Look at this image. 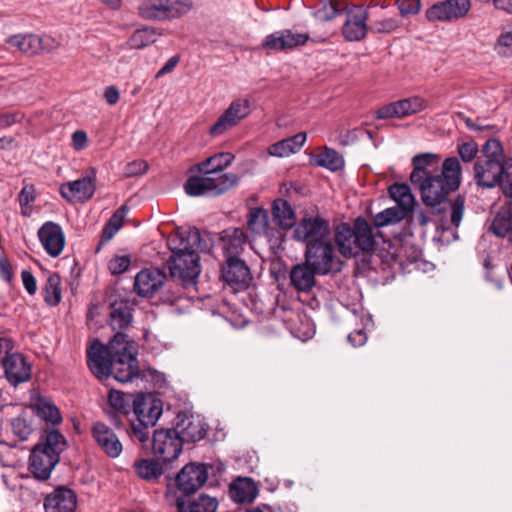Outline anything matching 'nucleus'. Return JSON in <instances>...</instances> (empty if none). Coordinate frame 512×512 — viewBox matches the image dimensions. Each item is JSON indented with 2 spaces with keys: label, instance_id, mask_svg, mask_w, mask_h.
I'll use <instances>...</instances> for the list:
<instances>
[{
  "label": "nucleus",
  "instance_id": "nucleus-1",
  "mask_svg": "<svg viewBox=\"0 0 512 512\" xmlns=\"http://www.w3.org/2000/svg\"><path fill=\"white\" fill-rule=\"evenodd\" d=\"M109 376L121 383L146 377L137 359V345L125 333L116 332L107 344L98 340V380Z\"/></svg>",
  "mask_w": 512,
  "mask_h": 512
},
{
  "label": "nucleus",
  "instance_id": "nucleus-2",
  "mask_svg": "<svg viewBox=\"0 0 512 512\" xmlns=\"http://www.w3.org/2000/svg\"><path fill=\"white\" fill-rule=\"evenodd\" d=\"M208 237V234L202 235L197 228H193L168 239L172 252L168 261L170 274L185 286L195 284L201 272L198 252L209 251L211 245Z\"/></svg>",
  "mask_w": 512,
  "mask_h": 512
},
{
  "label": "nucleus",
  "instance_id": "nucleus-3",
  "mask_svg": "<svg viewBox=\"0 0 512 512\" xmlns=\"http://www.w3.org/2000/svg\"><path fill=\"white\" fill-rule=\"evenodd\" d=\"M460 182V162L456 157H450L444 160L441 169L413 184L419 187L423 203L434 208L445 204L448 195L459 188Z\"/></svg>",
  "mask_w": 512,
  "mask_h": 512
},
{
  "label": "nucleus",
  "instance_id": "nucleus-4",
  "mask_svg": "<svg viewBox=\"0 0 512 512\" xmlns=\"http://www.w3.org/2000/svg\"><path fill=\"white\" fill-rule=\"evenodd\" d=\"M376 229L364 217H357L352 226L347 223L337 225L334 239L340 254L350 258L373 252L381 236Z\"/></svg>",
  "mask_w": 512,
  "mask_h": 512
},
{
  "label": "nucleus",
  "instance_id": "nucleus-5",
  "mask_svg": "<svg viewBox=\"0 0 512 512\" xmlns=\"http://www.w3.org/2000/svg\"><path fill=\"white\" fill-rule=\"evenodd\" d=\"M65 437L56 429H51L41 436L30 453L29 471L40 481L50 478L51 472L59 463L60 454L66 449Z\"/></svg>",
  "mask_w": 512,
  "mask_h": 512
},
{
  "label": "nucleus",
  "instance_id": "nucleus-6",
  "mask_svg": "<svg viewBox=\"0 0 512 512\" xmlns=\"http://www.w3.org/2000/svg\"><path fill=\"white\" fill-rule=\"evenodd\" d=\"M163 412L162 402L151 395L137 394L132 400V410L128 414L130 437L143 446L149 443V428L155 426Z\"/></svg>",
  "mask_w": 512,
  "mask_h": 512
},
{
  "label": "nucleus",
  "instance_id": "nucleus-7",
  "mask_svg": "<svg viewBox=\"0 0 512 512\" xmlns=\"http://www.w3.org/2000/svg\"><path fill=\"white\" fill-rule=\"evenodd\" d=\"M199 175L190 176L185 183V192L189 196L217 197L234 189L239 184V176L232 172L198 171Z\"/></svg>",
  "mask_w": 512,
  "mask_h": 512
},
{
  "label": "nucleus",
  "instance_id": "nucleus-8",
  "mask_svg": "<svg viewBox=\"0 0 512 512\" xmlns=\"http://www.w3.org/2000/svg\"><path fill=\"white\" fill-rule=\"evenodd\" d=\"M474 178L484 188L499 187L504 198L512 205V158L505 162L477 160L474 164Z\"/></svg>",
  "mask_w": 512,
  "mask_h": 512
},
{
  "label": "nucleus",
  "instance_id": "nucleus-9",
  "mask_svg": "<svg viewBox=\"0 0 512 512\" xmlns=\"http://www.w3.org/2000/svg\"><path fill=\"white\" fill-rule=\"evenodd\" d=\"M193 7V0H143L138 13L144 20L168 22L184 17Z\"/></svg>",
  "mask_w": 512,
  "mask_h": 512
},
{
  "label": "nucleus",
  "instance_id": "nucleus-10",
  "mask_svg": "<svg viewBox=\"0 0 512 512\" xmlns=\"http://www.w3.org/2000/svg\"><path fill=\"white\" fill-rule=\"evenodd\" d=\"M305 261L319 275L338 272L341 269V262L336 257L335 248L329 240L309 244L305 251Z\"/></svg>",
  "mask_w": 512,
  "mask_h": 512
},
{
  "label": "nucleus",
  "instance_id": "nucleus-11",
  "mask_svg": "<svg viewBox=\"0 0 512 512\" xmlns=\"http://www.w3.org/2000/svg\"><path fill=\"white\" fill-rule=\"evenodd\" d=\"M251 113V101L246 97L234 99L209 128L211 137H219L236 127Z\"/></svg>",
  "mask_w": 512,
  "mask_h": 512
},
{
  "label": "nucleus",
  "instance_id": "nucleus-12",
  "mask_svg": "<svg viewBox=\"0 0 512 512\" xmlns=\"http://www.w3.org/2000/svg\"><path fill=\"white\" fill-rule=\"evenodd\" d=\"M183 441L175 427L156 429L151 442L152 452L165 463L174 461L182 452Z\"/></svg>",
  "mask_w": 512,
  "mask_h": 512
},
{
  "label": "nucleus",
  "instance_id": "nucleus-13",
  "mask_svg": "<svg viewBox=\"0 0 512 512\" xmlns=\"http://www.w3.org/2000/svg\"><path fill=\"white\" fill-rule=\"evenodd\" d=\"M6 43L27 56H35L42 52H52L59 48L60 43L49 35L16 34L7 38Z\"/></svg>",
  "mask_w": 512,
  "mask_h": 512
},
{
  "label": "nucleus",
  "instance_id": "nucleus-14",
  "mask_svg": "<svg viewBox=\"0 0 512 512\" xmlns=\"http://www.w3.org/2000/svg\"><path fill=\"white\" fill-rule=\"evenodd\" d=\"M329 234V222L320 216H305L294 230V238L306 243V247L312 243L328 240Z\"/></svg>",
  "mask_w": 512,
  "mask_h": 512
},
{
  "label": "nucleus",
  "instance_id": "nucleus-15",
  "mask_svg": "<svg viewBox=\"0 0 512 512\" xmlns=\"http://www.w3.org/2000/svg\"><path fill=\"white\" fill-rule=\"evenodd\" d=\"M96 190V174L92 168L83 177L61 184L60 194L68 202L84 203L92 198Z\"/></svg>",
  "mask_w": 512,
  "mask_h": 512
},
{
  "label": "nucleus",
  "instance_id": "nucleus-16",
  "mask_svg": "<svg viewBox=\"0 0 512 512\" xmlns=\"http://www.w3.org/2000/svg\"><path fill=\"white\" fill-rule=\"evenodd\" d=\"M208 478L205 464L189 463L185 465L175 478L176 488L184 495L194 494Z\"/></svg>",
  "mask_w": 512,
  "mask_h": 512
},
{
  "label": "nucleus",
  "instance_id": "nucleus-17",
  "mask_svg": "<svg viewBox=\"0 0 512 512\" xmlns=\"http://www.w3.org/2000/svg\"><path fill=\"white\" fill-rule=\"evenodd\" d=\"M166 280V273L158 268L143 269L136 274L133 289L138 296L151 298L163 288Z\"/></svg>",
  "mask_w": 512,
  "mask_h": 512
},
{
  "label": "nucleus",
  "instance_id": "nucleus-18",
  "mask_svg": "<svg viewBox=\"0 0 512 512\" xmlns=\"http://www.w3.org/2000/svg\"><path fill=\"white\" fill-rule=\"evenodd\" d=\"M427 106L426 101L414 96L398 100L379 108L375 115L377 119L404 118L423 111Z\"/></svg>",
  "mask_w": 512,
  "mask_h": 512
},
{
  "label": "nucleus",
  "instance_id": "nucleus-19",
  "mask_svg": "<svg viewBox=\"0 0 512 512\" xmlns=\"http://www.w3.org/2000/svg\"><path fill=\"white\" fill-rule=\"evenodd\" d=\"M308 40L309 35L306 33H297L285 29L267 35L262 47L268 51H287L305 45Z\"/></svg>",
  "mask_w": 512,
  "mask_h": 512
},
{
  "label": "nucleus",
  "instance_id": "nucleus-20",
  "mask_svg": "<svg viewBox=\"0 0 512 512\" xmlns=\"http://www.w3.org/2000/svg\"><path fill=\"white\" fill-rule=\"evenodd\" d=\"M367 18L368 13L363 6H355L348 10L342 26L343 37L350 42L362 40L369 30Z\"/></svg>",
  "mask_w": 512,
  "mask_h": 512
},
{
  "label": "nucleus",
  "instance_id": "nucleus-21",
  "mask_svg": "<svg viewBox=\"0 0 512 512\" xmlns=\"http://www.w3.org/2000/svg\"><path fill=\"white\" fill-rule=\"evenodd\" d=\"M175 429L183 443H195L202 440L207 432V426L199 415L178 414Z\"/></svg>",
  "mask_w": 512,
  "mask_h": 512
},
{
  "label": "nucleus",
  "instance_id": "nucleus-22",
  "mask_svg": "<svg viewBox=\"0 0 512 512\" xmlns=\"http://www.w3.org/2000/svg\"><path fill=\"white\" fill-rule=\"evenodd\" d=\"M43 506L45 512H75L77 494L71 488L58 486L46 494Z\"/></svg>",
  "mask_w": 512,
  "mask_h": 512
},
{
  "label": "nucleus",
  "instance_id": "nucleus-23",
  "mask_svg": "<svg viewBox=\"0 0 512 512\" xmlns=\"http://www.w3.org/2000/svg\"><path fill=\"white\" fill-rule=\"evenodd\" d=\"M221 272L223 281L238 289L248 288L252 280L249 267L239 257L227 258Z\"/></svg>",
  "mask_w": 512,
  "mask_h": 512
},
{
  "label": "nucleus",
  "instance_id": "nucleus-24",
  "mask_svg": "<svg viewBox=\"0 0 512 512\" xmlns=\"http://www.w3.org/2000/svg\"><path fill=\"white\" fill-rule=\"evenodd\" d=\"M38 238L51 257H58L65 247V235L62 227L53 222H45L38 230Z\"/></svg>",
  "mask_w": 512,
  "mask_h": 512
},
{
  "label": "nucleus",
  "instance_id": "nucleus-25",
  "mask_svg": "<svg viewBox=\"0 0 512 512\" xmlns=\"http://www.w3.org/2000/svg\"><path fill=\"white\" fill-rule=\"evenodd\" d=\"M3 368L8 381L16 386L30 378V365L19 353L8 354L3 360Z\"/></svg>",
  "mask_w": 512,
  "mask_h": 512
},
{
  "label": "nucleus",
  "instance_id": "nucleus-26",
  "mask_svg": "<svg viewBox=\"0 0 512 512\" xmlns=\"http://www.w3.org/2000/svg\"><path fill=\"white\" fill-rule=\"evenodd\" d=\"M316 274L318 272L306 261L296 264L289 273L290 284L298 292L309 293L316 285Z\"/></svg>",
  "mask_w": 512,
  "mask_h": 512
},
{
  "label": "nucleus",
  "instance_id": "nucleus-27",
  "mask_svg": "<svg viewBox=\"0 0 512 512\" xmlns=\"http://www.w3.org/2000/svg\"><path fill=\"white\" fill-rule=\"evenodd\" d=\"M248 237L242 228H228L220 236L221 247L227 258L239 257L247 244Z\"/></svg>",
  "mask_w": 512,
  "mask_h": 512
},
{
  "label": "nucleus",
  "instance_id": "nucleus-28",
  "mask_svg": "<svg viewBox=\"0 0 512 512\" xmlns=\"http://www.w3.org/2000/svg\"><path fill=\"white\" fill-rule=\"evenodd\" d=\"M490 229L498 237H507L512 244V205L508 198L496 212Z\"/></svg>",
  "mask_w": 512,
  "mask_h": 512
},
{
  "label": "nucleus",
  "instance_id": "nucleus-29",
  "mask_svg": "<svg viewBox=\"0 0 512 512\" xmlns=\"http://www.w3.org/2000/svg\"><path fill=\"white\" fill-rule=\"evenodd\" d=\"M109 325L113 331L123 333L132 322V308L126 301L114 302L110 306Z\"/></svg>",
  "mask_w": 512,
  "mask_h": 512
},
{
  "label": "nucleus",
  "instance_id": "nucleus-30",
  "mask_svg": "<svg viewBox=\"0 0 512 512\" xmlns=\"http://www.w3.org/2000/svg\"><path fill=\"white\" fill-rule=\"evenodd\" d=\"M438 162L439 157L435 154L425 153L414 156L412 159L414 169L410 175L411 182H419L422 178L435 172L438 169Z\"/></svg>",
  "mask_w": 512,
  "mask_h": 512
},
{
  "label": "nucleus",
  "instance_id": "nucleus-31",
  "mask_svg": "<svg viewBox=\"0 0 512 512\" xmlns=\"http://www.w3.org/2000/svg\"><path fill=\"white\" fill-rule=\"evenodd\" d=\"M306 133L299 132L294 136L285 138L269 147V154L276 157H287L298 152L306 141Z\"/></svg>",
  "mask_w": 512,
  "mask_h": 512
},
{
  "label": "nucleus",
  "instance_id": "nucleus-32",
  "mask_svg": "<svg viewBox=\"0 0 512 512\" xmlns=\"http://www.w3.org/2000/svg\"><path fill=\"white\" fill-rule=\"evenodd\" d=\"M254 482L248 478H239L230 484L229 495L236 503H250L257 496Z\"/></svg>",
  "mask_w": 512,
  "mask_h": 512
},
{
  "label": "nucleus",
  "instance_id": "nucleus-33",
  "mask_svg": "<svg viewBox=\"0 0 512 512\" xmlns=\"http://www.w3.org/2000/svg\"><path fill=\"white\" fill-rule=\"evenodd\" d=\"M98 446L111 458L118 457L123 450V445L118 436L105 425L98 423Z\"/></svg>",
  "mask_w": 512,
  "mask_h": 512
},
{
  "label": "nucleus",
  "instance_id": "nucleus-34",
  "mask_svg": "<svg viewBox=\"0 0 512 512\" xmlns=\"http://www.w3.org/2000/svg\"><path fill=\"white\" fill-rule=\"evenodd\" d=\"M128 212V209L126 206H121L118 208L113 215L110 217V219L107 221V223L104 225L101 238L98 243V252L101 249V245L108 243L120 230V228L123 226L125 216Z\"/></svg>",
  "mask_w": 512,
  "mask_h": 512
},
{
  "label": "nucleus",
  "instance_id": "nucleus-35",
  "mask_svg": "<svg viewBox=\"0 0 512 512\" xmlns=\"http://www.w3.org/2000/svg\"><path fill=\"white\" fill-rule=\"evenodd\" d=\"M133 397L132 394H125L121 391L110 389L108 393V404L110 408L114 410L113 413H110L109 411L105 412L110 415L112 421L117 424L118 423V417L116 413H122V414H130V400Z\"/></svg>",
  "mask_w": 512,
  "mask_h": 512
},
{
  "label": "nucleus",
  "instance_id": "nucleus-36",
  "mask_svg": "<svg viewBox=\"0 0 512 512\" xmlns=\"http://www.w3.org/2000/svg\"><path fill=\"white\" fill-rule=\"evenodd\" d=\"M272 214L276 223L284 230L295 225V213L288 201L284 199L274 201Z\"/></svg>",
  "mask_w": 512,
  "mask_h": 512
},
{
  "label": "nucleus",
  "instance_id": "nucleus-37",
  "mask_svg": "<svg viewBox=\"0 0 512 512\" xmlns=\"http://www.w3.org/2000/svg\"><path fill=\"white\" fill-rule=\"evenodd\" d=\"M234 159V154L230 152H219L199 162L195 167L198 171L224 172V170L232 164Z\"/></svg>",
  "mask_w": 512,
  "mask_h": 512
},
{
  "label": "nucleus",
  "instance_id": "nucleus-38",
  "mask_svg": "<svg viewBox=\"0 0 512 512\" xmlns=\"http://www.w3.org/2000/svg\"><path fill=\"white\" fill-rule=\"evenodd\" d=\"M176 506L178 512H216L218 502L215 498L202 494L189 505H186L185 501L178 497Z\"/></svg>",
  "mask_w": 512,
  "mask_h": 512
},
{
  "label": "nucleus",
  "instance_id": "nucleus-39",
  "mask_svg": "<svg viewBox=\"0 0 512 512\" xmlns=\"http://www.w3.org/2000/svg\"><path fill=\"white\" fill-rule=\"evenodd\" d=\"M31 407L36 415L46 422L59 424L62 421L59 409L44 397L37 398Z\"/></svg>",
  "mask_w": 512,
  "mask_h": 512
},
{
  "label": "nucleus",
  "instance_id": "nucleus-40",
  "mask_svg": "<svg viewBox=\"0 0 512 512\" xmlns=\"http://www.w3.org/2000/svg\"><path fill=\"white\" fill-rule=\"evenodd\" d=\"M390 197L397 203L396 206L403 208L407 212L413 210L415 198L407 184L395 183L388 189Z\"/></svg>",
  "mask_w": 512,
  "mask_h": 512
},
{
  "label": "nucleus",
  "instance_id": "nucleus-41",
  "mask_svg": "<svg viewBox=\"0 0 512 512\" xmlns=\"http://www.w3.org/2000/svg\"><path fill=\"white\" fill-rule=\"evenodd\" d=\"M160 34L154 27L145 26L137 29L126 41V46L130 49H142L156 42Z\"/></svg>",
  "mask_w": 512,
  "mask_h": 512
},
{
  "label": "nucleus",
  "instance_id": "nucleus-42",
  "mask_svg": "<svg viewBox=\"0 0 512 512\" xmlns=\"http://www.w3.org/2000/svg\"><path fill=\"white\" fill-rule=\"evenodd\" d=\"M408 213L409 212L398 206L389 207L374 216L373 224L375 228L395 225L401 222Z\"/></svg>",
  "mask_w": 512,
  "mask_h": 512
},
{
  "label": "nucleus",
  "instance_id": "nucleus-43",
  "mask_svg": "<svg viewBox=\"0 0 512 512\" xmlns=\"http://www.w3.org/2000/svg\"><path fill=\"white\" fill-rule=\"evenodd\" d=\"M136 474L146 481L158 479L163 474L162 466L153 459H140L134 463Z\"/></svg>",
  "mask_w": 512,
  "mask_h": 512
},
{
  "label": "nucleus",
  "instance_id": "nucleus-44",
  "mask_svg": "<svg viewBox=\"0 0 512 512\" xmlns=\"http://www.w3.org/2000/svg\"><path fill=\"white\" fill-rule=\"evenodd\" d=\"M247 225L249 230L256 234H266L269 227V215L263 208H253L249 211Z\"/></svg>",
  "mask_w": 512,
  "mask_h": 512
},
{
  "label": "nucleus",
  "instance_id": "nucleus-45",
  "mask_svg": "<svg viewBox=\"0 0 512 512\" xmlns=\"http://www.w3.org/2000/svg\"><path fill=\"white\" fill-rule=\"evenodd\" d=\"M43 298L49 306H56L61 301V278L57 273H51L43 287Z\"/></svg>",
  "mask_w": 512,
  "mask_h": 512
},
{
  "label": "nucleus",
  "instance_id": "nucleus-46",
  "mask_svg": "<svg viewBox=\"0 0 512 512\" xmlns=\"http://www.w3.org/2000/svg\"><path fill=\"white\" fill-rule=\"evenodd\" d=\"M315 164L330 171H338L344 167L343 157L334 149L325 147L315 158Z\"/></svg>",
  "mask_w": 512,
  "mask_h": 512
},
{
  "label": "nucleus",
  "instance_id": "nucleus-47",
  "mask_svg": "<svg viewBox=\"0 0 512 512\" xmlns=\"http://www.w3.org/2000/svg\"><path fill=\"white\" fill-rule=\"evenodd\" d=\"M11 429L19 441H26L34 431L33 420L23 413L11 420Z\"/></svg>",
  "mask_w": 512,
  "mask_h": 512
},
{
  "label": "nucleus",
  "instance_id": "nucleus-48",
  "mask_svg": "<svg viewBox=\"0 0 512 512\" xmlns=\"http://www.w3.org/2000/svg\"><path fill=\"white\" fill-rule=\"evenodd\" d=\"M450 2L441 1L432 5L429 9H427L425 15L428 21L430 22H446L454 20V16L450 7Z\"/></svg>",
  "mask_w": 512,
  "mask_h": 512
},
{
  "label": "nucleus",
  "instance_id": "nucleus-49",
  "mask_svg": "<svg viewBox=\"0 0 512 512\" xmlns=\"http://www.w3.org/2000/svg\"><path fill=\"white\" fill-rule=\"evenodd\" d=\"M36 199L34 185H25L19 195L18 201L21 207V214L23 216H30L32 210V204Z\"/></svg>",
  "mask_w": 512,
  "mask_h": 512
},
{
  "label": "nucleus",
  "instance_id": "nucleus-50",
  "mask_svg": "<svg viewBox=\"0 0 512 512\" xmlns=\"http://www.w3.org/2000/svg\"><path fill=\"white\" fill-rule=\"evenodd\" d=\"M399 27L395 18L378 19L371 23L369 30L372 33H391Z\"/></svg>",
  "mask_w": 512,
  "mask_h": 512
},
{
  "label": "nucleus",
  "instance_id": "nucleus-51",
  "mask_svg": "<svg viewBox=\"0 0 512 512\" xmlns=\"http://www.w3.org/2000/svg\"><path fill=\"white\" fill-rule=\"evenodd\" d=\"M464 206H465V197L462 195H457L453 202L450 204L451 214L450 219L451 223L458 227L463 218L464 214Z\"/></svg>",
  "mask_w": 512,
  "mask_h": 512
},
{
  "label": "nucleus",
  "instance_id": "nucleus-52",
  "mask_svg": "<svg viewBox=\"0 0 512 512\" xmlns=\"http://www.w3.org/2000/svg\"><path fill=\"white\" fill-rule=\"evenodd\" d=\"M341 10L336 2L330 0L315 12V16L321 21H329L340 14Z\"/></svg>",
  "mask_w": 512,
  "mask_h": 512
},
{
  "label": "nucleus",
  "instance_id": "nucleus-53",
  "mask_svg": "<svg viewBox=\"0 0 512 512\" xmlns=\"http://www.w3.org/2000/svg\"><path fill=\"white\" fill-rule=\"evenodd\" d=\"M148 171V163L145 160L137 159L127 163L123 173L126 177L142 176Z\"/></svg>",
  "mask_w": 512,
  "mask_h": 512
},
{
  "label": "nucleus",
  "instance_id": "nucleus-54",
  "mask_svg": "<svg viewBox=\"0 0 512 512\" xmlns=\"http://www.w3.org/2000/svg\"><path fill=\"white\" fill-rule=\"evenodd\" d=\"M130 262L129 255L115 256L108 262V270L113 275L121 274L129 268Z\"/></svg>",
  "mask_w": 512,
  "mask_h": 512
},
{
  "label": "nucleus",
  "instance_id": "nucleus-55",
  "mask_svg": "<svg viewBox=\"0 0 512 512\" xmlns=\"http://www.w3.org/2000/svg\"><path fill=\"white\" fill-rule=\"evenodd\" d=\"M478 151V145L474 141L458 145V154L464 162H471L476 157Z\"/></svg>",
  "mask_w": 512,
  "mask_h": 512
},
{
  "label": "nucleus",
  "instance_id": "nucleus-56",
  "mask_svg": "<svg viewBox=\"0 0 512 512\" xmlns=\"http://www.w3.org/2000/svg\"><path fill=\"white\" fill-rule=\"evenodd\" d=\"M25 118L21 111L0 113V129L8 128L16 123H20Z\"/></svg>",
  "mask_w": 512,
  "mask_h": 512
},
{
  "label": "nucleus",
  "instance_id": "nucleus-57",
  "mask_svg": "<svg viewBox=\"0 0 512 512\" xmlns=\"http://www.w3.org/2000/svg\"><path fill=\"white\" fill-rule=\"evenodd\" d=\"M508 48H512V29L501 33L494 46V50L501 56L507 55Z\"/></svg>",
  "mask_w": 512,
  "mask_h": 512
},
{
  "label": "nucleus",
  "instance_id": "nucleus-58",
  "mask_svg": "<svg viewBox=\"0 0 512 512\" xmlns=\"http://www.w3.org/2000/svg\"><path fill=\"white\" fill-rule=\"evenodd\" d=\"M455 19L465 16L470 10V0H447Z\"/></svg>",
  "mask_w": 512,
  "mask_h": 512
},
{
  "label": "nucleus",
  "instance_id": "nucleus-59",
  "mask_svg": "<svg viewBox=\"0 0 512 512\" xmlns=\"http://www.w3.org/2000/svg\"><path fill=\"white\" fill-rule=\"evenodd\" d=\"M401 15L416 14L420 10V0H396Z\"/></svg>",
  "mask_w": 512,
  "mask_h": 512
},
{
  "label": "nucleus",
  "instance_id": "nucleus-60",
  "mask_svg": "<svg viewBox=\"0 0 512 512\" xmlns=\"http://www.w3.org/2000/svg\"><path fill=\"white\" fill-rule=\"evenodd\" d=\"M482 154H498V156H503V146L501 142L497 139H489L485 142V144L482 147Z\"/></svg>",
  "mask_w": 512,
  "mask_h": 512
},
{
  "label": "nucleus",
  "instance_id": "nucleus-61",
  "mask_svg": "<svg viewBox=\"0 0 512 512\" xmlns=\"http://www.w3.org/2000/svg\"><path fill=\"white\" fill-rule=\"evenodd\" d=\"M87 365L93 375H96V338H90L87 348Z\"/></svg>",
  "mask_w": 512,
  "mask_h": 512
},
{
  "label": "nucleus",
  "instance_id": "nucleus-62",
  "mask_svg": "<svg viewBox=\"0 0 512 512\" xmlns=\"http://www.w3.org/2000/svg\"><path fill=\"white\" fill-rule=\"evenodd\" d=\"M21 278L26 291L30 295H34L37 290V284L33 274L29 270H23L21 273Z\"/></svg>",
  "mask_w": 512,
  "mask_h": 512
},
{
  "label": "nucleus",
  "instance_id": "nucleus-63",
  "mask_svg": "<svg viewBox=\"0 0 512 512\" xmlns=\"http://www.w3.org/2000/svg\"><path fill=\"white\" fill-rule=\"evenodd\" d=\"M348 341L354 347H360L367 341V335L363 329H356L347 336Z\"/></svg>",
  "mask_w": 512,
  "mask_h": 512
},
{
  "label": "nucleus",
  "instance_id": "nucleus-64",
  "mask_svg": "<svg viewBox=\"0 0 512 512\" xmlns=\"http://www.w3.org/2000/svg\"><path fill=\"white\" fill-rule=\"evenodd\" d=\"M72 145L77 151L83 150L87 145V134L83 130H77L72 134Z\"/></svg>",
  "mask_w": 512,
  "mask_h": 512
}]
</instances>
